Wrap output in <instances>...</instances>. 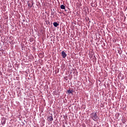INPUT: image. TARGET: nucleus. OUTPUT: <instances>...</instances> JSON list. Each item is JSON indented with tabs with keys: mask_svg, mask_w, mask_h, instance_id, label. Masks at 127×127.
<instances>
[{
	"mask_svg": "<svg viewBox=\"0 0 127 127\" xmlns=\"http://www.w3.org/2000/svg\"><path fill=\"white\" fill-rule=\"evenodd\" d=\"M91 118L93 119V121H96L98 120V116H97V113H92L91 114Z\"/></svg>",
	"mask_w": 127,
	"mask_h": 127,
	"instance_id": "f257e3e1",
	"label": "nucleus"
},
{
	"mask_svg": "<svg viewBox=\"0 0 127 127\" xmlns=\"http://www.w3.org/2000/svg\"><path fill=\"white\" fill-rule=\"evenodd\" d=\"M61 56L63 57V58H66L67 55L66 54V53H65V52L64 51H63L62 52Z\"/></svg>",
	"mask_w": 127,
	"mask_h": 127,
	"instance_id": "f03ea898",
	"label": "nucleus"
},
{
	"mask_svg": "<svg viewBox=\"0 0 127 127\" xmlns=\"http://www.w3.org/2000/svg\"><path fill=\"white\" fill-rule=\"evenodd\" d=\"M48 122H53V116H50L48 119H47Z\"/></svg>",
	"mask_w": 127,
	"mask_h": 127,
	"instance_id": "7ed1b4c3",
	"label": "nucleus"
},
{
	"mask_svg": "<svg viewBox=\"0 0 127 127\" xmlns=\"http://www.w3.org/2000/svg\"><path fill=\"white\" fill-rule=\"evenodd\" d=\"M28 6H29V7H32L33 5V2L32 1H28Z\"/></svg>",
	"mask_w": 127,
	"mask_h": 127,
	"instance_id": "20e7f679",
	"label": "nucleus"
},
{
	"mask_svg": "<svg viewBox=\"0 0 127 127\" xmlns=\"http://www.w3.org/2000/svg\"><path fill=\"white\" fill-rule=\"evenodd\" d=\"M53 25L54 26H55V27H57V26H59V24H58V23L56 22L53 23Z\"/></svg>",
	"mask_w": 127,
	"mask_h": 127,
	"instance_id": "39448f33",
	"label": "nucleus"
},
{
	"mask_svg": "<svg viewBox=\"0 0 127 127\" xmlns=\"http://www.w3.org/2000/svg\"><path fill=\"white\" fill-rule=\"evenodd\" d=\"M1 125L3 126V125H5V120L2 119L1 121Z\"/></svg>",
	"mask_w": 127,
	"mask_h": 127,
	"instance_id": "423d86ee",
	"label": "nucleus"
},
{
	"mask_svg": "<svg viewBox=\"0 0 127 127\" xmlns=\"http://www.w3.org/2000/svg\"><path fill=\"white\" fill-rule=\"evenodd\" d=\"M68 94H69V95H70V94H72L73 93V90H68L67 91Z\"/></svg>",
	"mask_w": 127,
	"mask_h": 127,
	"instance_id": "0eeeda50",
	"label": "nucleus"
},
{
	"mask_svg": "<svg viewBox=\"0 0 127 127\" xmlns=\"http://www.w3.org/2000/svg\"><path fill=\"white\" fill-rule=\"evenodd\" d=\"M61 9H65V5H61Z\"/></svg>",
	"mask_w": 127,
	"mask_h": 127,
	"instance_id": "6e6552de",
	"label": "nucleus"
},
{
	"mask_svg": "<svg viewBox=\"0 0 127 127\" xmlns=\"http://www.w3.org/2000/svg\"><path fill=\"white\" fill-rule=\"evenodd\" d=\"M65 78V79L67 80V78H66V77H64Z\"/></svg>",
	"mask_w": 127,
	"mask_h": 127,
	"instance_id": "1a4fd4ad",
	"label": "nucleus"
},
{
	"mask_svg": "<svg viewBox=\"0 0 127 127\" xmlns=\"http://www.w3.org/2000/svg\"><path fill=\"white\" fill-rule=\"evenodd\" d=\"M65 78V79L67 80V78H66V77H64Z\"/></svg>",
	"mask_w": 127,
	"mask_h": 127,
	"instance_id": "9d476101",
	"label": "nucleus"
}]
</instances>
